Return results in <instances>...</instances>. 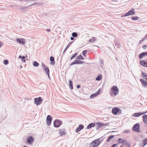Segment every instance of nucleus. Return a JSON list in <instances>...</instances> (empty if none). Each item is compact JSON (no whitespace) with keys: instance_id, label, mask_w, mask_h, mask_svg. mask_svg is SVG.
I'll use <instances>...</instances> for the list:
<instances>
[{"instance_id":"4468645a","label":"nucleus","mask_w":147,"mask_h":147,"mask_svg":"<svg viewBox=\"0 0 147 147\" xmlns=\"http://www.w3.org/2000/svg\"><path fill=\"white\" fill-rule=\"evenodd\" d=\"M34 140V138L32 136H30L28 137L27 140V141L28 144H32Z\"/></svg>"},{"instance_id":"a19ab883","label":"nucleus","mask_w":147,"mask_h":147,"mask_svg":"<svg viewBox=\"0 0 147 147\" xmlns=\"http://www.w3.org/2000/svg\"><path fill=\"white\" fill-rule=\"evenodd\" d=\"M95 128L96 129V130H98L99 128H100L99 127V125L98 124H96V125L95 126Z\"/></svg>"},{"instance_id":"49530a36","label":"nucleus","mask_w":147,"mask_h":147,"mask_svg":"<svg viewBox=\"0 0 147 147\" xmlns=\"http://www.w3.org/2000/svg\"><path fill=\"white\" fill-rule=\"evenodd\" d=\"M3 45V43L2 42L0 41V48Z\"/></svg>"},{"instance_id":"f8f14e48","label":"nucleus","mask_w":147,"mask_h":147,"mask_svg":"<svg viewBox=\"0 0 147 147\" xmlns=\"http://www.w3.org/2000/svg\"><path fill=\"white\" fill-rule=\"evenodd\" d=\"M42 67L43 68V70L45 72V73L47 75L49 74V70L48 67L45 65H42Z\"/></svg>"},{"instance_id":"0e129e2a","label":"nucleus","mask_w":147,"mask_h":147,"mask_svg":"<svg viewBox=\"0 0 147 147\" xmlns=\"http://www.w3.org/2000/svg\"><path fill=\"white\" fill-rule=\"evenodd\" d=\"M119 147H122V146H120Z\"/></svg>"},{"instance_id":"e433bc0d","label":"nucleus","mask_w":147,"mask_h":147,"mask_svg":"<svg viewBox=\"0 0 147 147\" xmlns=\"http://www.w3.org/2000/svg\"><path fill=\"white\" fill-rule=\"evenodd\" d=\"M77 53H75L73 55H72L71 57V59H72L74 58L77 55Z\"/></svg>"},{"instance_id":"39448f33","label":"nucleus","mask_w":147,"mask_h":147,"mask_svg":"<svg viewBox=\"0 0 147 147\" xmlns=\"http://www.w3.org/2000/svg\"><path fill=\"white\" fill-rule=\"evenodd\" d=\"M62 124V121L60 120L56 119L54 121V126L55 127H58Z\"/></svg>"},{"instance_id":"69168bd1","label":"nucleus","mask_w":147,"mask_h":147,"mask_svg":"<svg viewBox=\"0 0 147 147\" xmlns=\"http://www.w3.org/2000/svg\"><path fill=\"white\" fill-rule=\"evenodd\" d=\"M146 133H147V131H146Z\"/></svg>"},{"instance_id":"e2e57ef3","label":"nucleus","mask_w":147,"mask_h":147,"mask_svg":"<svg viewBox=\"0 0 147 147\" xmlns=\"http://www.w3.org/2000/svg\"><path fill=\"white\" fill-rule=\"evenodd\" d=\"M114 132V131H112V132Z\"/></svg>"},{"instance_id":"ea45409f","label":"nucleus","mask_w":147,"mask_h":147,"mask_svg":"<svg viewBox=\"0 0 147 147\" xmlns=\"http://www.w3.org/2000/svg\"><path fill=\"white\" fill-rule=\"evenodd\" d=\"M87 51L86 50H84V51H83L82 53V55L83 56H85V55L86 54V53H87Z\"/></svg>"},{"instance_id":"79ce46f5","label":"nucleus","mask_w":147,"mask_h":147,"mask_svg":"<svg viewBox=\"0 0 147 147\" xmlns=\"http://www.w3.org/2000/svg\"><path fill=\"white\" fill-rule=\"evenodd\" d=\"M142 48L144 49H146L147 48V45H144L142 46Z\"/></svg>"},{"instance_id":"4be33fe9","label":"nucleus","mask_w":147,"mask_h":147,"mask_svg":"<svg viewBox=\"0 0 147 147\" xmlns=\"http://www.w3.org/2000/svg\"><path fill=\"white\" fill-rule=\"evenodd\" d=\"M59 134L61 136H63L64 135H65V133L64 131V130L63 129H60L59 131Z\"/></svg>"},{"instance_id":"423d86ee","label":"nucleus","mask_w":147,"mask_h":147,"mask_svg":"<svg viewBox=\"0 0 147 147\" xmlns=\"http://www.w3.org/2000/svg\"><path fill=\"white\" fill-rule=\"evenodd\" d=\"M36 3H34L33 4H31V5L29 6H26V7H23V6H19L18 7V9L22 11V12H24V11H25L26 10L27 8L29 6H31L33 5H35L36 4Z\"/></svg>"},{"instance_id":"ddd939ff","label":"nucleus","mask_w":147,"mask_h":147,"mask_svg":"<svg viewBox=\"0 0 147 147\" xmlns=\"http://www.w3.org/2000/svg\"><path fill=\"white\" fill-rule=\"evenodd\" d=\"M140 81L141 82L143 87L144 88L147 87V82L146 81L142 79H140Z\"/></svg>"},{"instance_id":"473e14b6","label":"nucleus","mask_w":147,"mask_h":147,"mask_svg":"<svg viewBox=\"0 0 147 147\" xmlns=\"http://www.w3.org/2000/svg\"><path fill=\"white\" fill-rule=\"evenodd\" d=\"M146 40V37L145 36L139 42V44H141L145 40Z\"/></svg>"},{"instance_id":"bb28decb","label":"nucleus","mask_w":147,"mask_h":147,"mask_svg":"<svg viewBox=\"0 0 147 147\" xmlns=\"http://www.w3.org/2000/svg\"><path fill=\"white\" fill-rule=\"evenodd\" d=\"M115 46L117 48H119L120 46V43L117 41L114 42Z\"/></svg>"},{"instance_id":"aec40b11","label":"nucleus","mask_w":147,"mask_h":147,"mask_svg":"<svg viewBox=\"0 0 147 147\" xmlns=\"http://www.w3.org/2000/svg\"><path fill=\"white\" fill-rule=\"evenodd\" d=\"M147 55V52H143L139 55V57L140 58H142L143 56Z\"/></svg>"},{"instance_id":"603ef678","label":"nucleus","mask_w":147,"mask_h":147,"mask_svg":"<svg viewBox=\"0 0 147 147\" xmlns=\"http://www.w3.org/2000/svg\"><path fill=\"white\" fill-rule=\"evenodd\" d=\"M70 39L71 40H73L74 39V37H71V38H70Z\"/></svg>"},{"instance_id":"a878e982","label":"nucleus","mask_w":147,"mask_h":147,"mask_svg":"<svg viewBox=\"0 0 147 147\" xmlns=\"http://www.w3.org/2000/svg\"><path fill=\"white\" fill-rule=\"evenodd\" d=\"M73 82L71 80H69V87L71 89H73Z\"/></svg>"},{"instance_id":"0eeeda50","label":"nucleus","mask_w":147,"mask_h":147,"mask_svg":"<svg viewBox=\"0 0 147 147\" xmlns=\"http://www.w3.org/2000/svg\"><path fill=\"white\" fill-rule=\"evenodd\" d=\"M135 11H134V9L130 10L125 13L123 14L121 16V17H124L130 15H132L135 14Z\"/></svg>"},{"instance_id":"f3484780","label":"nucleus","mask_w":147,"mask_h":147,"mask_svg":"<svg viewBox=\"0 0 147 147\" xmlns=\"http://www.w3.org/2000/svg\"><path fill=\"white\" fill-rule=\"evenodd\" d=\"M17 41L18 42L20 43H22V44H24L25 43V40L23 39L17 38Z\"/></svg>"},{"instance_id":"1a4fd4ad","label":"nucleus","mask_w":147,"mask_h":147,"mask_svg":"<svg viewBox=\"0 0 147 147\" xmlns=\"http://www.w3.org/2000/svg\"><path fill=\"white\" fill-rule=\"evenodd\" d=\"M42 101V98L40 97H39L38 98H35L34 99V103L37 105H39Z\"/></svg>"},{"instance_id":"5701e85b","label":"nucleus","mask_w":147,"mask_h":147,"mask_svg":"<svg viewBox=\"0 0 147 147\" xmlns=\"http://www.w3.org/2000/svg\"><path fill=\"white\" fill-rule=\"evenodd\" d=\"M73 42V41H71L68 43V44L67 45V46L65 49L63 53H64V52L69 48L70 45L72 44Z\"/></svg>"},{"instance_id":"c756f323","label":"nucleus","mask_w":147,"mask_h":147,"mask_svg":"<svg viewBox=\"0 0 147 147\" xmlns=\"http://www.w3.org/2000/svg\"><path fill=\"white\" fill-rule=\"evenodd\" d=\"M140 63L141 65H147V62L144 60H141L140 61Z\"/></svg>"},{"instance_id":"bf43d9fd","label":"nucleus","mask_w":147,"mask_h":147,"mask_svg":"<svg viewBox=\"0 0 147 147\" xmlns=\"http://www.w3.org/2000/svg\"><path fill=\"white\" fill-rule=\"evenodd\" d=\"M22 68V65L20 66V68L21 69Z\"/></svg>"},{"instance_id":"8fccbe9b","label":"nucleus","mask_w":147,"mask_h":147,"mask_svg":"<svg viewBox=\"0 0 147 147\" xmlns=\"http://www.w3.org/2000/svg\"><path fill=\"white\" fill-rule=\"evenodd\" d=\"M80 87V86L79 85H77V88H79Z\"/></svg>"},{"instance_id":"052dcab7","label":"nucleus","mask_w":147,"mask_h":147,"mask_svg":"<svg viewBox=\"0 0 147 147\" xmlns=\"http://www.w3.org/2000/svg\"><path fill=\"white\" fill-rule=\"evenodd\" d=\"M145 37H146V38L147 39V34L145 36Z\"/></svg>"},{"instance_id":"a211bd4d","label":"nucleus","mask_w":147,"mask_h":147,"mask_svg":"<svg viewBox=\"0 0 147 147\" xmlns=\"http://www.w3.org/2000/svg\"><path fill=\"white\" fill-rule=\"evenodd\" d=\"M95 126V124L94 123H90L87 127V129H90L92 127H94Z\"/></svg>"},{"instance_id":"72a5a7b5","label":"nucleus","mask_w":147,"mask_h":147,"mask_svg":"<svg viewBox=\"0 0 147 147\" xmlns=\"http://www.w3.org/2000/svg\"><path fill=\"white\" fill-rule=\"evenodd\" d=\"M124 144L125 146H127L128 147H130L131 146L130 144L127 142L126 140Z\"/></svg>"},{"instance_id":"6e6552de","label":"nucleus","mask_w":147,"mask_h":147,"mask_svg":"<svg viewBox=\"0 0 147 147\" xmlns=\"http://www.w3.org/2000/svg\"><path fill=\"white\" fill-rule=\"evenodd\" d=\"M132 130L134 131L139 132L140 131V124L138 123L134 125L132 128Z\"/></svg>"},{"instance_id":"9b49d317","label":"nucleus","mask_w":147,"mask_h":147,"mask_svg":"<svg viewBox=\"0 0 147 147\" xmlns=\"http://www.w3.org/2000/svg\"><path fill=\"white\" fill-rule=\"evenodd\" d=\"M147 113V111L145 112H138L136 113H134L133 115L135 117H138L140 116H141L142 115H144V114H145Z\"/></svg>"},{"instance_id":"58836bf2","label":"nucleus","mask_w":147,"mask_h":147,"mask_svg":"<svg viewBox=\"0 0 147 147\" xmlns=\"http://www.w3.org/2000/svg\"><path fill=\"white\" fill-rule=\"evenodd\" d=\"M4 64H7L8 63V61L6 59L3 61Z\"/></svg>"},{"instance_id":"7c9ffc66","label":"nucleus","mask_w":147,"mask_h":147,"mask_svg":"<svg viewBox=\"0 0 147 147\" xmlns=\"http://www.w3.org/2000/svg\"><path fill=\"white\" fill-rule=\"evenodd\" d=\"M19 58L21 59L23 62H25V57L24 56H21V55H20L19 56Z\"/></svg>"},{"instance_id":"f257e3e1","label":"nucleus","mask_w":147,"mask_h":147,"mask_svg":"<svg viewBox=\"0 0 147 147\" xmlns=\"http://www.w3.org/2000/svg\"><path fill=\"white\" fill-rule=\"evenodd\" d=\"M119 89L116 86H114L111 87L110 90V94L112 96H116L118 94Z\"/></svg>"},{"instance_id":"2eb2a0df","label":"nucleus","mask_w":147,"mask_h":147,"mask_svg":"<svg viewBox=\"0 0 147 147\" xmlns=\"http://www.w3.org/2000/svg\"><path fill=\"white\" fill-rule=\"evenodd\" d=\"M84 125L82 124L78 126L77 127L76 131L77 133L79 132L81 130L84 128Z\"/></svg>"},{"instance_id":"de8ad7c7","label":"nucleus","mask_w":147,"mask_h":147,"mask_svg":"<svg viewBox=\"0 0 147 147\" xmlns=\"http://www.w3.org/2000/svg\"><path fill=\"white\" fill-rule=\"evenodd\" d=\"M33 64H39L36 61H34Z\"/></svg>"},{"instance_id":"a18cd8bd","label":"nucleus","mask_w":147,"mask_h":147,"mask_svg":"<svg viewBox=\"0 0 147 147\" xmlns=\"http://www.w3.org/2000/svg\"><path fill=\"white\" fill-rule=\"evenodd\" d=\"M109 124V123H102V125L103 126V127L104 126H105L107 125H108Z\"/></svg>"},{"instance_id":"412c9836","label":"nucleus","mask_w":147,"mask_h":147,"mask_svg":"<svg viewBox=\"0 0 147 147\" xmlns=\"http://www.w3.org/2000/svg\"><path fill=\"white\" fill-rule=\"evenodd\" d=\"M96 40V38L95 37H93L91 39H90L88 41V42L93 43Z\"/></svg>"},{"instance_id":"f704fd0d","label":"nucleus","mask_w":147,"mask_h":147,"mask_svg":"<svg viewBox=\"0 0 147 147\" xmlns=\"http://www.w3.org/2000/svg\"><path fill=\"white\" fill-rule=\"evenodd\" d=\"M139 18V17L137 16H134L131 18V19L133 20H137Z\"/></svg>"},{"instance_id":"6e6d98bb","label":"nucleus","mask_w":147,"mask_h":147,"mask_svg":"<svg viewBox=\"0 0 147 147\" xmlns=\"http://www.w3.org/2000/svg\"><path fill=\"white\" fill-rule=\"evenodd\" d=\"M34 66L36 67H38L39 65H33Z\"/></svg>"},{"instance_id":"6ab92c4d","label":"nucleus","mask_w":147,"mask_h":147,"mask_svg":"<svg viewBox=\"0 0 147 147\" xmlns=\"http://www.w3.org/2000/svg\"><path fill=\"white\" fill-rule=\"evenodd\" d=\"M142 117L143 118V121L144 123L147 124V115H143Z\"/></svg>"},{"instance_id":"dca6fc26","label":"nucleus","mask_w":147,"mask_h":147,"mask_svg":"<svg viewBox=\"0 0 147 147\" xmlns=\"http://www.w3.org/2000/svg\"><path fill=\"white\" fill-rule=\"evenodd\" d=\"M100 89L98 91L95 93L92 94L90 96V98H93L94 97H96L100 93Z\"/></svg>"},{"instance_id":"7ed1b4c3","label":"nucleus","mask_w":147,"mask_h":147,"mask_svg":"<svg viewBox=\"0 0 147 147\" xmlns=\"http://www.w3.org/2000/svg\"><path fill=\"white\" fill-rule=\"evenodd\" d=\"M99 139H98L93 141L90 143L89 147H98L101 142Z\"/></svg>"},{"instance_id":"c85d7f7f","label":"nucleus","mask_w":147,"mask_h":147,"mask_svg":"<svg viewBox=\"0 0 147 147\" xmlns=\"http://www.w3.org/2000/svg\"><path fill=\"white\" fill-rule=\"evenodd\" d=\"M143 145L142 147H144L147 144V138H145L144 140H143Z\"/></svg>"},{"instance_id":"09e8293b","label":"nucleus","mask_w":147,"mask_h":147,"mask_svg":"<svg viewBox=\"0 0 147 147\" xmlns=\"http://www.w3.org/2000/svg\"><path fill=\"white\" fill-rule=\"evenodd\" d=\"M100 62L101 64H103L104 63V61L103 59H100Z\"/></svg>"},{"instance_id":"680f3d73","label":"nucleus","mask_w":147,"mask_h":147,"mask_svg":"<svg viewBox=\"0 0 147 147\" xmlns=\"http://www.w3.org/2000/svg\"><path fill=\"white\" fill-rule=\"evenodd\" d=\"M115 59H116V60H118V58H117V57H115Z\"/></svg>"},{"instance_id":"864d4df0","label":"nucleus","mask_w":147,"mask_h":147,"mask_svg":"<svg viewBox=\"0 0 147 147\" xmlns=\"http://www.w3.org/2000/svg\"><path fill=\"white\" fill-rule=\"evenodd\" d=\"M47 30L48 32H50L51 31V30L50 29H47Z\"/></svg>"},{"instance_id":"13d9d810","label":"nucleus","mask_w":147,"mask_h":147,"mask_svg":"<svg viewBox=\"0 0 147 147\" xmlns=\"http://www.w3.org/2000/svg\"><path fill=\"white\" fill-rule=\"evenodd\" d=\"M109 140V139L108 138V139H107V142H109V140Z\"/></svg>"},{"instance_id":"9d476101","label":"nucleus","mask_w":147,"mask_h":147,"mask_svg":"<svg viewBox=\"0 0 147 147\" xmlns=\"http://www.w3.org/2000/svg\"><path fill=\"white\" fill-rule=\"evenodd\" d=\"M52 119V117L50 115H48L47 116L46 119V123L48 125H49L51 124Z\"/></svg>"},{"instance_id":"4c0bfd02","label":"nucleus","mask_w":147,"mask_h":147,"mask_svg":"<svg viewBox=\"0 0 147 147\" xmlns=\"http://www.w3.org/2000/svg\"><path fill=\"white\" fill-rule=\"evenodd\" d=\"M96 124H98V125H99V127L100 128H101L103 127L102 125V123H96Z\"/></svg>"},{"instance_id":"393cba45","label":"nucleus","mask_w":147,"mask_h":147,"mask_svg":"<svg viewBox=\"0 0 147 147\" xmlns=\"http://www.w3.org/2000/svg\"><path fill=\"white\" fill-rule=\"evenodd\" d=\"M118 140L119 142H120L119 143V144L121 143H124L126 140H124L120 138H118Z\"/></svg>"},{"instance_id":"f03ea898","label":"nucleus","mask_w":147,"mask_h":147,"mask_svg":"<svg viewBox=\"0 0 147 147\" xmlns=\"http://www.w3.org/2000/svg\"><path fill=\"white\" fill-rule=\"evenodd\" d=\"M83 57L81 55H79L77 57L75 61L73 62L70 64H82L84 63V61H81L80 60L83 59Z\"/></svg>"},{"instance_id":"b1692460","label":"nucleus","mask_w":147,"mask_h":147,"mask_svg":"<svg viewBox=\"0 0 147 147\" xmlns=\"http://www.w3.org/2000/svg\"><path fill=\"white\" fill-rule=\"evenodd\" d=\"M50 60L51 61V64H55V61L54 60V58L53 57L51 56L50 58Z\"/></svg>"},{"instance_id":"4d7b16f0","label":"nucleus","mask_w":147,"mask_h":147,"mask_svg":"<svg viewBox=\"0 0 147 147\" xmlns=\"http://www.w3.org/2000/svg\"><path fill=\"white\" fill-rule=\"evenodd\" d=\"M48 75V77L49 78V79H50V76H49V74L48 75Z\"/></svg>"},{"instance_id":"c9c22d12","label":"nucleus","mask_w":147,"mask_h":147,"mask_svg":"<svg viewBox=\"0 0 147 147\" xmlns=\"http://www.w3.org/2000/svg\"><path fill=\"white\" fill-rule=\"evenodd\" d=\"M72 36L74 37H76L78 36L77 34L75 32H74L72 33Z\"/></svg>"},{"instance_id":"37998d69","label":"nucleus","mask_w":147,"mask_h":147,"mask_svg":"<svg viewBox=\"0 0 147 147\" xmlns=\"http://www.w3.org/2000/svg\"><path fill=\"white\" fill-rule=\"evenodd\" d=\"M114 135H111L110 136H109V137L108 138L109 139V140H110V139H112L114 137Z\"/></svg>"},{"instance_id":"cd10ccee","label":"nucleus","mask_w":147,"mask_h":147,"mask_svg":"<svg viewBox=\"0 0 147 147\" xmlns=\"http://www.w3.org/2000/svg\"><path fill=\"white\" fill-rule=\"evenodd\" d=\"M102 78V75L101 74L99 75L96 78V80L98 81H99Z\"/></svg>"},{"instance_id":"2f4dec72","label":"nucleus","mask_w":147,"mask_h":147,"mask_svg":"<svg viewBox=\"0 0 147 147\" xmlns=\"http://www.w3.org/2000/svg\"><path fill=\"white\" fill-rule=\"evenodd\" d=\"M142 75L143 78H146L147 76V74L146 73L144 72L142 73Z\"/></svg>"},{"instance_id":"3c124183","label":"nucleus","mask_w":147,"mask_h":147,"mask_svg":"<svg viewBox=\"0 0 147 147\" xmlns=\"http://www.w3.org/2000/svg\"><path fill=\"white\" fill-rule=\"evenodd\" d=\"M117 144H114L113 145V146L111 147H115V146L117 145Z\"/></svg>"},{"instance_id":"5fc2aeb1","label":"nucleus","mask_w":147,"mask_h":147,"mask_svg":"<svg viewBox=\"0 0 147 147\" xmlns=\"http://www.w3.org/2000/svg\"><path fill=\"white\" fill-rule=\"evenodd\" d=\"M142 65L145 67H147V65Z\"/></svg>"},{"instance_id":"20e7f679","label":"nucleus","mask_w":147,"mask_h":147,"mask_svg":"<svg viewBox=\"0 0 147 147\" xmlns=\"http://www.w3.org/2000/svg\"><path fill=\"white\" fill-rule=\"evenodd\" d=\"M112 112L113 115H115L117 113L121 114V110L117 107H115L112 109Z\"/></svg>"},{"instance_id":"c03bdc74","label":"nucleus","mask_w":147,"mask_h":147,"mask_svg":"<svg viewBox=\"0 0 147 147\" xmlns=\"http://www.w3.org/2000/svg\"><path fill=\"white\" fill-rule=\"evenodd\" d=\"M129 130H125L123 131L124 133H128L129 132Z\"/></svg>"}]
</instances>
